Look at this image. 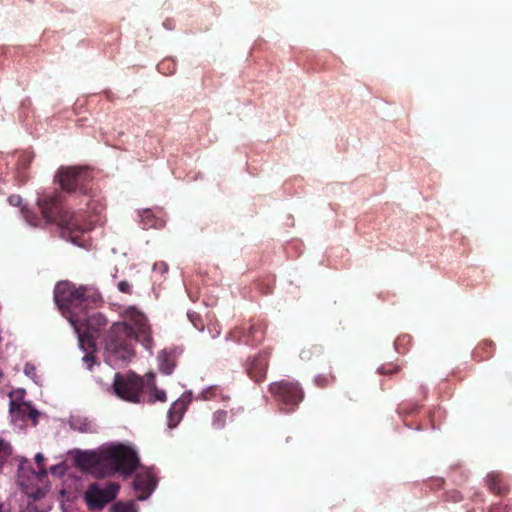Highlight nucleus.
Wrapping results in <instances>:
<instances>
[{"instance_id": "21", "label": "nucleus", "mask_w": 512, "mask_h": 512, "mask_svg": "<svg viewBox=\"0 0 512 512\" xmlns=\"http://www.w3.org/2000/svg\"><path fill=\"white\" fill-rule=\"evenodd\" d=\"M158 70L165 74H173L176 70L175 62L172 59H164L158 64Z\"/></svg>"}, {"instance_id": "8", "label": "nucleus", "mask_w": 512, "mask_h": 512, "mask_svg": "<svg viewBox=\"0 0 512 512\" xmlns=\"http://www.w3.org/2000/svg\"><path fill=\"white\" fill-rule=\"evenodd\" d=\"M56 178L62 190L67 192L79 190L85 194L92 176L88 168L73 166L59 168Z\"/></svg>"}, {"instance_id": "31", "label": "nucleus", "mask_w": 512, "mask_h": 512, "mask_svg": "<svg viewBox=\"0 0 512 512\" xmlns=\"http://www.w3.org/2000/svg\"><path fill=\"white\" fill-rule=\"evenodd\" d=\"M35 367L32 364L27 363L24 367V372L27 376L33 377L35 375Z\"/></svg>"}, {"instance_id": "20", "label": "nucleus", "mask_w": 512, "mask_h": 512, "mask_svg": "<svg viewBox=\"0 0 512 512\" xmlns=\"http://www.w3.org/2000/svg\"><path fill=\"white\" fill-rule=\"evenodd\" d=\"M141 221L144 229L156 228L158 220L155 219L153 213L150 210H145L141 214Z\"/></svg>"}, {"instance_id": "10", "label": "nucleus", "mask_w": 512, "mask_h": 512, "mask_svg": "<svg viewBox=\"0 0 512 512\" xmlns=\"http://www.w3.org/2000/svg\"><path fill=\"white\" fill-rule=\"evenodd\" d=\"M124 321L133 325L132 329L135 332V337L146 348H151L153 345V338L151 335V327L148 323L146 315L135 306H129L121 312Z\"/></svg>"}, {"instance_id": "15", "label": "nucleus", "mask_w": 512, "mask_h": 512, "mask_svg": "<svg viewBox=\"0 0 512 512\" xmlns=\"http://www.w3.org/2000/svg\"><path fill=\"white\" fill-rule=\"evenodd\" d=\"M191 402L187 396L181 397L171 405L168 411V425L174 428L181 421L188 404Z\"/></svg>"}, {"instance_id": "32", "label": "nucleus", "mask_w": 512, "mask_h": 512, "mask_svg": "<svg viewBox=\"0 0 512 512\" xmlns=\"http://www.w3.org/2000/svg\"><path fill=\"white\" fill-rule=\"evenodd\" d=\"M35 461H36L39 469L45 472V469L42 467V463L44 461V456L41 453L36 454Z\"/></svg>"}, {"instance_id": "14", "label": "nucleus", "mask_w": 512, "mask_h": 512, "mask_svg": "<svg viewBox=\"0 0 512 512\" xmlns=\"http://www.w3.org/2000/svg\"><path fill=\"white\" fill-rule=\"evenodd\" d=\"M182 350L177 347L166 348L158 355L159 369L163 374L169 375L174 371L177 358Z\"/></svg>"}, {"instance_id": "29", "label": "nucleus", "mask_w": 512, "mask_h": 512, "mask_svg": "<svg viewBox=\"0 0 512 512\" xmlns=\"http://www.w3.org/2000/svg\"><path fill=\"white\" fill-rule=\"evenodd\" d=\"M8 202L12 206H20L21 202H22V199H21V197L19 195H11L8 198Z\"/></svg>"}, {"instance_id": "19", "label": "nucleus", "mask_w": 512, "mask_h": 512, "mask_svg": "<svg viewBox=\"0 0 512 512\" xmlns=\"http://www.w3.org/2000/svg\"><path fill=\"white\" fill-rule=\"evenodd\" d=\"M227 412L224 410H218L213 414L212 426L215 429H222L225 426L227 420Z\"/></svg>"}, {"instance_id": "25", "label": "nucleus", "mask_w": 512, "mask_h": 512, "mask_svg": "<svg viewBox=\"0 0 512 512\" xmlns=\"http://www.w3.org/2000/svg\"><path fill=\"white\" fill-rule=\"evenodd\" d=\"M400 370V367L395 364H385L378 368L380 374L390 375Z\"/></svg>"}, {"instance_id": "4", "label": "nucleus", "mask_w": 512, "mask_h": 512, "mask_svg": "<svg viewBox=\"0 0 512 512\" xmlns=\"http://www.w3.org/2000/svg\"><path fill=\"white\" fill-rule=\"evenodd\" d=\"M137 340L132 327L125 321L111 325L104 337L105 352L111 362L128 361L134 355L133 343Z\"/></svg>"}, {"instance_id": "28", "label": "nucleus", "mask_w": 512, "mask_h": 512, "mask_svg": "<svg viewBox=\"0 0 512 512\" xmlns=\"http://www.w3.org/2000/svg\"><path fill=\"white\" fill-rule=\"evenodd\" d=\"M193 325L195 326V328H197L199 331H202L203 328H204V325L201 321V319L199 318V316H193V315H189Z\"/></svg>"}, {"instance_id": "30", "label": "nucleus", "mask_w": 512, "mask_h": 512, "mask_svg": "<svg viewBox=\"0 0 512 512\" xmlns=\"http://www.w3.org/2000/svg\"><path fill=\"white\" fill-rule=\"evenodd\" d=\"M154 271H159L160 273H165L168 270V266L164 262L155 263L153 266Z\"/></svg>"}, {"instance_id": "5", "label": "nucleus", "mask_w": 512, "mask_h": 512, "mask_svg": "<svg viewBox=\"0 0 512 512\" xmlns=\"http://www.w3.org/2000/svg\"><path fill=\"white\" fill-rule=\"evenodd\" d=\"M70 323L78 334L80 346L84 348L87 345L88 348L94 350L96 348L95 339L108 324V319L100 312L88 314L87 310H84L79 315H72Z\"/></svg>"}, {"instance_id": "23", "label": "nucleus", "mask_w": 512, "mask_h": 512, "mask_svg": "<svg viewBox=\"0 0 512 512\" xmlns=\"http://www.w3.org/2000/svg\"><path fill=\"white\" fill-rule=\"evenodd\" d=\"M112 512H136L133 503L117 502L111 507Z\"/></svg>"}, {"instance_id": "2", "label": "nucleus", "mask_w": 512, "mask_h": 512, "mask_svg": "<svg viewBox=\"0 0 512 512\" xmlns=\"http://www.w3.org/2000/svg\"><path fill=\"white\" fill-rule=\"evenodd\" d=\"M37 205L46 224H56L67 230L72 238L73 233L84 232L90 228V223L81 214L64 207L61 193L44 194L37 199Z\"/></svg>"}, {"instance_id": "6", "label": "nucleus", "mask_w": 512, "mask_h": 512, "mask_svg": "<svg viewBox=\"0 0 512 512\" xmlns=\"http://www.w3.org/2000/svg\"><path fill=\"white\" fill-rule=\"evenodd\" d=\"M269 391L285 412L294 411L304 398L300 384L291 380L274 382L270 385Z\"/></svg>"}, {"instance_id": "11", "label": "nucleus", "mask_w": 512, "mask_h": 512, "mask_svg": "<svg viewBox=\"0 0 512 512\" xmlns=\"http://www.w3.org/2000/svg\"><path fill=\"white\" fill-rule=\"evenodd\" d=\"M118 483L109 482L104 488L98 483H92L84 493V499L91 510H100L113 501L119 492Z\"/></svg>"}, {"instance_id": "13", "label": "nucleus", "mask_w": 512, "mask_h": 512, "mask_svg": "<svg viewBox=\"0 0 512 512\" xmlns=\"http://www.w3.org/2000/svg\"><path fill=\"white\" fill-rule=\"evenodd\" d=\"M138 500H146L157 486V479L150 471H142L136 474L133 481Z\"/></svg>"}, {"instance_id": "1", "label": "nucleus", "mask_w": 512, "mask_h": 512, "mask_svg": "<svg viewBox=\"0 0 512 512\" xmlns=\"http://www.w3.org/2000/svg\"><path fill=\"white\" fill-rule=\"evenodd\" d=\"M80 461L85 465L94 466L101 476L113 475L116 472L130 475L139 465L136 452L122 444L107 447L100 454L85 453Z\"/></svg>"}, {"instance_id": "7", "label": "nucleus", "mask_w": 512, "mask_h": 512, "mask_svg": "<svg viewBox=\"0 0 512 512\" xmlns=\"http://www.w3.org/2000/svg\"><path fill=\"white\" fill-rule=\"evenodd\" d=\"M266 323L261 319L251 318L232 329L227 339L247 346H257L265 338Z\"/></svg>"}, {"instance_id": "26", "label": "nucleus", "mask_w": 512, "mask_h": 512, "mask_svg": "<svg viewBox=\"0 0 512 512\" xmlns=\"http://www.w3.org/2000/svg\"><path fill=\"white\" fill-rule=\"evenodd\" d=\"M84 350H90V352H88L84 357H83V361L84 363L87 365V368L89 370L92 369V366L93 364L95 363V357L93 355V352L95 351L92 350L91 348H88L87 345H85V347L83 348Z\"/></svg>"}, {"instance_id": "22", "label": "nucleus", "mask_w": 512, "mask_h": 512, "mask_svg": "<svg viewBox=\"0 0 512 512\" xmlns=\"http://www.w3.org/2000/svg\"><path fill=\"white\" fill-rule=\"evenodd\" d=\"M70 425L74 430H78L80 432H84V433L93 432V426L87 420H84L83 422H81L80 420H74L71 422Z\"/></svg>"}, {"instance_id": "9", "label": "nucleus", "mask_w": 512, "mask_h": 512, "mask_svg": "<svg viewBox=\"0 0 512 512\" xmlns=\"http://www.w3.org/2000/svg\"><path fill=\"white\" fill-rule=\"evenodd\" d=\"M143 387V379L134 373L126 375L116 373L114 376L113 389L122 400L139 403Z\"/></svg>"}, {"instance_id": "27", "label": "nucleus", "mask_w": 512, "mask_h": 512, "mask_svg": "<svg viewBox=\"0 0 512 512\" xmlns=\"http://www.w3.org/2000/svg\"><path fill=\"white\" fill-rule=\"evenodd\" d=\"M118 289L122 293L131 294L132 293V287L130 283L126 280L120 281L118 283Z\"/></svg>"}, {"instance_id": "17", "label": "nucleus", "mask_w": 512, "mask_h": 512, "mask_svg": "<svg viewBox=\"0 0 512 512\" xmlns=\"http://www.w3.org/2000/svg\"><path fill=\"white\" fill-rule=\"evenodd\" d=\"M486 484L488 489L496 495L502 496L509 492L508 485L505 483L503 476L497 472H491L487 475Z\"/></svg>"}, {"instance_id": "12", "label": "nucleus", "mask_w": 512, "mask_h": 512, "mask_svg": "<svg viewBox=\"0 0 512 512\" xmlns=\"http://www.w3.org/2000/svg\"><path fill=\"white\" fill-rule=\"evenodd\" d=\"M269 363V353L262 351L247 361L246 372L255 382L264 381Z\"/></svg>"}, {"instance_id": "3", "label": "nucleus", "mask_w": 512, "mask_h": 512, "mask_svg": "<svg viewBox=\"0 0 512 512\" xmlns=\"http://www.w3.org/2000/svg\"><path fill=\"white\" fill-rule=\"evenodd\" d=\"M54 299L59 310L69 321L72 315H79L101 302L100 294L93 288L76 287L69 282H60L56 285Z\"/></svg>"}, {"instance_id": "16", "label": "nucleus", "mask_w": 512, "mask_h": 512, "mask_svg": "<svg viewBox=\"0 0 512 512\" xmlns=\"http://www.w3.org/2000/svg\"><path fill=\"white\" fill-rule=\"evenodd\" d=\"M10 412L22 420L31 419L33 424H36L39 412L26 402L16 403L14 400L10 401Z\"/></svg>"}, {"instance_id": "24", "label": "nucleus", "mask_w": 512, "mask_h": 512, "mask_svg": "<svg viewBox=\"0 0 512 512\" xmlns=\"http://www.w3.org/2000/svg\"><path fill=\"white\" fill-rule=\"evenodd\" d=\"M22 214L26 221L32 226H39L42 221L36 214L28 209L22 208Z\"/></svg>"}, {"instance_id": "18", "label": "nucleus", "mask_w": 512, "mask_h": 512, "mask_svg": "<svg viewBox=\"0 0 512 512\" xmlns=\"http://www.w3.org/2000/svg\"><path fill=\"white\" fill-rule=\"evenodd\" d=\"M149 379L147 382V385L149 388H151V393L149 394L148 403H155L156 401L159 402H166L167 396L165 391L157 389L155 382H154V375H149Z\"/></svg>"}]
</instances>
